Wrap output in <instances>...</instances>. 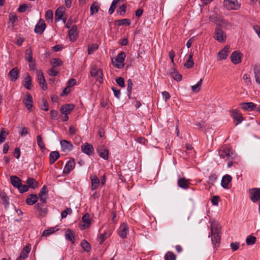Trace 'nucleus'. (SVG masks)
Instances as JSON below:
<instances>
[{
  "mask_svg": "<svg viewBox=\"0 0 260 260\" xmlns=\"http://www.w3.org/2000/svg\"><path fill=\"white\" fill-rule=\"evenodd\" d=\"M232 179L231 176L229 175L226 174L223 176L221 182V185L222 187L225 189L229 188V183L231 181Z\"/></svg>",
  "mask_w": 260,
  "mask_h": 260,
  "instance_id": "27",
  "label": "nucleus"
},
{
  "mask_svg": "<svg viewBox=\"0 0 260 260\" xmlns=\"http://www.w3.org/2000/svg\"><path fill=\"white\" fill-rule=\"evenodd\" d=\"M98 49V46L96 44H93L90 45L88 47V53L89 54H91L93 53L94 51Z\"/></svg>",
  "mask_w": 260,
  "mask_h": 260,
  "instance_id": "51",
  "label": "nucleus"
},
{
  "mask_svg": "<svg viewBox=\"0 0 260 260\" xmlns=\"http://www.w3.org/2000/svg\"><path fill=\"white\" fill-rule=\"evenodd\" d=\"M58 230V229L56 226L51 227L47 230L44 231L43 233V236H47L54 233L55 232Z\"/></svg>",
  "mask_w": 260,
  "mask_h": 260,
  "instance_id": "42",
  "label": "nucleus"
},
{
  "mask_svg": "<svg viewBox=\"0 0 260 260\" xmlns=\"http://www.w3.org/2000/svg\"><path fill=\"white\" fill-rule=\"evenodd\" d=\"M241 108L245 111L255 110L256 104L252 102L242 103L240 104Z\"/></svg>",
  "mask_w": 260,
  "mask_h": 260,
  "instance_id": "17",
  "label": "nucleus"
},
{
  "mask_svg": "<svg viewBox=\"0 0 260 260\" xmlns=\"http://www.w3.org/2000/svg\"><path fill=\"white\" fill-rule=\"evenodd\" d=\"M33 99L31 95L29 93H27L25 98L23 99V103L24 104L26 109L30 111L32 107Z\"/></svg>",
  "mask_w": 260,
  "mask_h": 260,
  "instance_id": "11",
  "label": "nucleus"
},
{
  "mask_svg": "<svg viewBox=\"0 0 260 260\" xmlns=\"http://www.w3.org/2000/svg\"><path fill=\"white\" fill-rule=\"evenodd\" d=\"M69 36L71 41H74L76 40L78 36L77 27L76 25H74L72 26L69 31Z\"/></svg>",
  "mask_w": 260,
  "mask_h": 260,
  "instance_id": "24",
  "label": "nucleus"
},
{
  "mask_svg": "<svg viewBox=\"0 0 260 260\" xmlns=\"http://www.w3.org/2000/svg\"><path fill=\"white\" fill-rule=\"evenodd\" d=\"M223 6L229 10H238L240 8V3L237 0H224Z\"/></svg>",
  "mask_w": 260,
  "mask_h": 260,
  "instance_id": "4",
  "label": "nucleus"
},
{
  "mask_svg": "<svg viewBox=\"0 0 260 260\" xmlns=\"http://www.w3.org/2000/svg\"><path fill=\"white\" fill-rule=\"evenodd\" d=\"M31 250L30 244L26 245L22 250L20 256L18 257L17 260H21L24 259L28 257V254Z\"/></svg>",
  "mask_w": 260,
  "mask_h": 260,
  "instance_id": "21",
  "label": "nucleus"
},
{
  "mask_svg": "<svg viewBox=\"0 0 260 260\" xmlns=\"http://www.w3.org/2000/svg\"><path fill=\"white\" fill-rule=\"evenodd\" d=\"M220 227L215 222H211V235L212 242L214 248L218 245L220 241Z\"/></svg>",
  "mask_w": 260,
  "mask_h": 260,
  "instance_id": "1",
  "label": "nucleus"
},
{
  "mask_svg": "<svg viewBox=\"0 0 260 260\" xmlns=\"http://www.w3.org/2000/svg\"><path fill=\"white\" fill-rule=\"evenodd\" d=\"M72 209L71 208H67L61 212V216L62 218H66L68 214H71Z\"/></svg>",
  "mask_w": 260,
  "mask_h": 260,
  "instance_id": "52",
  "label": "nucleus"
},
{
  "mask_svg": "<svg viewBox=\"0 0 260 260\" xmlns=\"http://www.w3.org/2000/svg\"><path fill=\"white\" fill-rule=\"evenodd\" d=\"M126 5L123 4L119 7V14L121 16H123L126 12Z\"/></svg>",
  "mask_w": 260,
  "mask_h": 260,
  "instance_id": "61",
  "label": "nucleus"
},
{
  "mask_svg": "<svg viewBox=\"0 0 260 260\" xmlns=\"http://www.w3.org/2000/svg\"><path fill=\"white\" fill-rule=\"evenodd\" d=\"M230 46H225L218 53L217 60L226 59L229 53Z\"/></svg>",
  "mask_w": 260,
  "mask_h": 260,
  "instance_id": "20",
  "label": "nucleus"
},
{
  "mask_svg": "<svg viewBox=\"0 0 260 260\" xmlns=\"http://www.w3.org/2000/svg\"><path fill=\"white\" fill-rule=\"evenodd\" d=\"M11 182L13 186L16 188L19 187L22 183L21 180L16 176H12L10 177Z\"/></svg>",
  "mask_w": 260,
  "mask_h": 260,
  "instance_id": "34",
  "label": "nucleus"
},
{
  "mask_svg": "<svg viewBox=\"0 0 260 260\" xmlns=\"http://www.w3.org/2000/svg\"><path fill=\"white\" fill-rule=\"evenodd\" d=\"M59 156L60 154L58 151H52L49 155L50 164H53L59 158Z\"/></svg>",
  "mask_w": 260,
  "mask_h": 260,
  "instance_id": "33",
  "label": "nucleus"
},
{
  "mask_svg": "<svg viewBox=\"0 0 260 260\" xmlns=\"http://www.w3.org/2000/svg\"><path fill=\"white\" fill-rule=\"evenodd\" d=\"M2 199L4 202V204L6 206H7L9 204V198L5 193L1 195Z\"/></svg>",
  "mask_w": 260,
  "mask_h": 260,
  "instance_id": "59",
  "label": "nucleus"
},
{
  "mask_svg": "<svg viewBox=\"0 0 260 260\" xmlns=\"http://www.w3.org/2000/svg\"><path fill=\"white\" fill-rule=\"evenodd\" d=\"M46 27V25L44 20L42 19H40L38 23L35 26V32L37 34L41 35L44 32Z\"/></svg>",
  "mask_w": 260,
  "mask_h": 260,
  "instance_id": "10",
  "label": "nucleus"
},
{
  "mask_svg": "<svg viewBox=\"0 0 260 260\" xmlns=\"http://www.w3.org/2000/svg\"><path fill=\"white\" fill-rule=\"evenodd\" d=\"M81 148L82 151L88 155L93 153L94 148L91 144L85 143L82 145Z\"/></svg>",
  "mask_w": 260,
  "mask_h": 260,
  "instance_id": "15",
  "label": "nucleus"
},
{
  "mask_svg": "<svg viewBox=\"0 0 260 260\" xmlns=\"http://www.w3.org/2000/svg\"><path fill=\"white\" fill-rule=\"evenodd\" d=\"M91 182V189L92 190L96 189L100 183L99 179L95 175L90 176Z\"/></svg>",
  "mask_w": 260,
  "mask_h": 260,
  "instance_id": "29",
  "label": "nucleus"
},
{
  "mask_svg": "<svg viewBox=\"0 0 260 260\" xmlns=\"http://www.w3.org/2000/svg\"><path fill=\"white\" fill-rule=\"evenodd\" d=\"M170 74L173 79L177 81H180L182 79V75L174 68L171 69Z\"/></svg>",
  "mask_w": 260,
  "mask_h": 260,
  "instance_id": "32",
  "label": "nucleus"
},
{
  "mask_svg": "<svg viewBox=\"0 0 260 260\" xmlns=\"http://www.w3.org/2000/svg\"><path fill=\"white\" fill-rule=\"evenodd\" d=\"M37 144H38L39 147H40V148L41 149V150H44L45 149V146L44 143L43 141V139H42L41 135H38L37 138Z\"/></svg>",
  "mask_w": 260,
  "mask_h": 260,
  "instance_id": "44",
  "label": "nucleus"
},
{
  "mask_svg": "<svg viewBox=\"0 0 260 260\" xmlns=\"http://www.w3.org/2000/svg\"><path fill=\"white\" fill-rule=\"evenodd\" d=\"M133 87V83L132 80V79H129L127 80V91L128 93V95L129 96V98H131L130 94L132 93V90Z\"/></svg>",
  "mask_w": 260,
  "mask_h": 260,
  "instance_id": "48",
  "label": "nucleus"
},
{
  "mask_svg": "<svg viewBox=\"0 0 260 260\" xmlns=\"http://www.w3.org/2000/svg\"><path fill=\"white\" fill-rule=\"evenodd\" d=\"M75 166V162L74 160H70L66 164L63 170V173L65 174H68L72 171Z\"/></svg>",
  "mask_w": 260,
  "mask_h": 260,
  "instance_id": "19",
  "label": "nucleus"
},
{
  "mask_svg": "<svg viewBox=\"0 0 260 260\" xmlns=\"http://www.w3.org/2000/svg\"><path fill=\"white\" fill-rule=\"evenodd\" d=\"M192 57H193V53H190L186 62L185 63H184V66L187 69L192 68L194 64Z\"/></svg>",
  "mask_w": 260,
  "mask_h": 260,
  "instance_id": "40",
  "label": "nucleus"
},
{
  "mask_svg": "<svg viewBox=\"0 0 260 260\" xmlns=\"http://www.w3.org/2000/svg\"><path fill=\"white\" fill-rule=\"evenodd\" d=\"M202 79L200 80L194 85L191 86V89L193 92H198L200 90V87L202 84Z\"/></svg>",
  "mask_w": 260,
  "mask_h": 260,
  "instance_id": "46",
  "label": "nucleus"
},
{
  "mask_svg": "<svg viewBox=\"0 0 260 260\" xmlns=\"http://www.w3.org/2000/svg\"><path fill=\"white\" fill-rule=\"evenodd\" d=\"M28 7L26 4L21 5L19 6L18 10L20 13H23L28 9Z\"/></svg>",
  "mask_w": 260,
  "mask_h": 260,
  "instance_id": "63",
  "label": "nucleus"
},
{
  "mask_svg": "<svg viewBox=\"0 0 260 260\" xmlns=\"http://www.w3.org/2000/svg\"><path fill=\"white\" fill-rule=\"evenodd\" d=\"M128 231V227L126 223H122L117 230L118 235L122 239H125Z\"/></svg>",
  "mask_w": 260,
  "mask_h": 260,
  "instance_id": "8",
  "label": "nucleus"
},
{
  "mask_svg": "<svg viewBox=\"0 0 260 260\" xmlns=\"http://www.w3.org/2000/svg\"><path fill=\"white\" fill-rule=\"evenodd\" d=\"M231 116L237 121L236 125L240 124L243 120L242 114L237 109L233 110L231 111Z\"/></svg>",
  "mask_w": 260,
  "mask_h": 260,
  "instance_id": "12",
  "label": "nucleus"
},
{
  "mask_svg": "<svg viewBox=\"0 0 260 260\" xmlns=\"http://www.w3.org/2000/svg\"><path fill=\"white\" fill-rule=\"evenodd\" d=\"M112 231L111 230H108L107 231L105 232L104 233H102L100 235L99 237V240H100V244L101 245L103 244L104 241L112 234Z\"/></svg>",
  "mask_w": 260,
  "mask_h": 260,
  "instance_id": "30",
  "label": "nucleus"
},
{
  "mask_svg": "<svg viewBox=\"0 0 260 260\" xmlns=\"http://www.w3.org/2000/svg\"><path fill=\"white\" fill-rule=\"evenodd\" d=\"M9 133L4 131V128H2L0 133V144H2L6 140V137L8 135Z\"/></svg>",
  "mask_w": 260,
  "mask_h": 260,
  "instance_id": "50",
  "label": "nucleus"
},
{
  "mask_svg": "<svg viewBox=\"0 0 260 260\" xmlns=\"http://www.w3.org/2000/svg\"><path fill=\"white\" fill-rule=\"evenodd\" d=\"M116 83L121 87L125 86L124 80L122 77H118L116 79Z\"/></svg>",
  "mask_w": 260,
  "mask_h": 260,
  "instance_id": "55",
  "label": "nucleus"
},
{
  "mask_svg": "<svg viewBox=\"0 0 260 260\" xmlns=\"http://www.w3.org/2000/svg\"><path fill=\"white\" fill-rule=\"evenodd\" d=\"M177 184L179 187L186 189L189 188L190 184V180L184 177L180 178L178 180Z\"/></svg>",
  "mask_w": 260,
  "mask_h": 260,
  "instance_id": "18",
  "label": "nucleus"
},
{
  "mask_svg": "<svg viewBox=\"0 0 260 260\" xmlns=\"http://www.w3.org/2000/svg\"><path fill=\"white\" fill-rule=\"evenodd\" d=\"M26 183L28 187L35 189L38 187V182L34 178H28L27 179Z\"/></svg>",
  "mask_w": 260,
  "mask_h": 260,
  "instance_id": "35",
  "label": "nucleus"
},
{
  "mask_svg": "<svg viewBox=\"0 0 260 260\" xmlns=\"http://www.w3.org/2000/svg\"><path fill=\"white\" fill-rule=\"evenodd\" d=\"M125 58V54L124 52H121L118 54L116 58L112 59L113 65L118 68L121 69L124 66V61Z\"/></svg>",
  "mask_w": 260,
  "mask_h": 260,
  "instance_id": "2",
  "label": "nucleus"
},
{
  "mask_svg": "<svg viewBox=\"0 0 260 260\" xmlns=\"http://www.w3.org/2000/svg\"><path fill=\"white\" fill-rule=\"evenodd\" d=\"M75 234L73 231L68 229L67 230L65 233V237L66 240L71 242L72 244L75 242Z\"/></svg>",
  "mask_w": 260,
  "mask_h": 260,
  "instance_id": "28",
  "label": "nucleus"
},
{
  "mask_svg": "<svg viewBox=\"0 0 260 260\" xmlns=\"http://www.w3.org/2000/svg\"><path fill=\"white\" fill-rule=\"evenodd\" d=\"M165 260H176V255L172 252H168L165 255Z\"/></svg>",
  "mask_w": 260,
  "mask_h": 260,
  "instance_id": "53",
  "label": "nucleus"
},
{
  "mask_svg": "<svg viewBox=\"0 0 260 260\" xmlns=\"http://www.w3.org/2000/svg\"><path fill=\"white\" fill-rule=\"evenodd\" d=\"M42 103H43V104L41 106L42 110H44L45 111H48L49 106H48V104L47 102L45 100L43 99Z\"/></svg>",
  "mask_w": 260,
  "mask_h": 260,
  "instance_id": "58",
  "label": "nucleus"
},
{
  "mask_svg": "<svg viewBox=\"0 0 260 260\" xmlns=\"http://www.w3.org/2000/svg\"><path fill=\"white\" fill-rule=\"evenodd\" d=\"M97 152L99 155L105 160L109 158V150L104 146H101L97 148Z\"/></svg>",
  "mask_w": 260,
  "mask_h": 260,
  "instance_id": "16",
  "label": "nucleus"
},
{
  "mask_svg": "<svg viewBox=\"0 0 260 260\" xmlns=\"http://www.w3.org/2000/svg\"><path fill=\"white\" fill-rule=\"evenodd\" d=\"M163 99L166 102L167 100L170 99L171 96L170 93L168 91H163L161 92Z\"/></svg>",
  "mask_w": 260,
  "mask_h": 260,
  "instance_id": "64",
  "label": "nucleus"
},
{
  "mask_svg": "<svg viewBox=\"0 0 260 260\" xmlns=\"http://www.w3.org/2000/svg\"><path fill=\"white\" fill-rule=\"evenodd\" d=\"M250 198L254 202L260 203V187L253 188L249 190Z\"/></svg>",
  "mask_w": 260,
  "mask_h": 260,
  "instance_id": "6",
  "label": "nucleus"
},
{
  "mask_svg": "<svg viewBox=\"0 0 260 260\" xmlns=\"http://www.w3.org/2000/svg\"><path fill=\"white\" fill-rule=\"evenodd\" d=\"M25 58L29 62L32 61V50L30 48L25 50Z\"/></svg>",
  "mask_w": 260,
  "mask_h": 260,
  "instance_id": "43",
  "label": "nucleus"
},
{
  "mask_svg": "<svg viewBox=\"0 0 260 260\" xmlns=\"http://www.w3.org/2000/svg\"><path fill=\"white\" fill-rule=\"evenodd\" d=\"M37 75L38 82L40 86L41 87V88L44 90L47 89V86L42 71H38Z\"/></svg>",
  "mask_w": 260,
  "mask_h": 260,
  "instance_id": "13",
  "label": "nucleus"
},
{
  "mask_svg": "<svg viewBox=\"0 0 260 260\" xmlns=\"http://www.w3.org/2000/svg\"><path fill=\"white\" fill-rule=\"evenodd\" d=\"M90 74L93 77H97L96 81L100 83L101 84L103 82V73L102 69L94 67L91 70Z\"/></svg>",
  "mask_w": 260,
  "mask_h": 260,
  "instance_id": "7",
  "label": "nucleus"
},
{
  "mask_svg": "<svg viewBox=\"0 0 260 260\" xmlns=\"http://www.w3.org/2000/svg\"><path fill=\"white\" fill-rule=\"evenodd\" d=\"M23 85L27 89H30L31 86V78L29 75H27L23 81Z\"/></svg>",
  "mask_w": 260,
  "mask_h": 260,
  "instance_id": "36",
  "label": "nucleus"
},
{
  "mask_svg": "<svg viewBox=\"0 0 260 260\" xmlns=\"http://www.w3.org/2000/svg\"><path fill=\"white\" fill-rule=\"evenodd\" d=\"M219 200V197L217 196H215L211 198V201L213 205L217 206L218 205Z\"/></svg>",
  "mask_w": 260,
  "mask_h": 260,
  "instance_id": "60",
  "label": "nucleus"
},
{
  "mask_svg": "<svg viewBox=\"0 0 260 260\" xmlns=\"http://www.w3.org/2000/svg\"><path fill=\"white\" fill-rule=\"evenodd\" d=\"M19 71L17 68L15 67L12 69L9 73L8 76L12 81H15L18 78Z\"/></svg>",
  "mask_w": 260,
  "mask_h": 260,
  "instance_id": "22",
  "label": "nucleus"
},
{
  "mask_svg": "<svg viewBox=\"0 0 260 260\" xmlns=\"http://www.w3.org/2000/svg\"><path fill=\"white\" fill-rule=\"evenodd\" d=\"M74 107L73 104H66L61 106L60 111L63 115H68L74 109Z\"/></svg>",
  "mask_w": 260,
  "mask_h": 260,
  "instance_id": "23",
  "label": "nucleus"
},
{
  "mask_svg": "<svg viewBox=\"0 0 260 260\" xmlns=\"http://www.w3.org/2000/svg\"><path fill=\"white\" fill-rule=\"evenodd\" d=\"M214 39L219 42H224L226 39V34L222 30L220 26L216 27L213 35Z\"/></svg>",
  "mask_w": 260,
  "mask_h": 260,
  "instance_id": "3",
  "label": "nucleus"
},
{
  "mask_svg": "<svg viewBox=\"0 0 260 260\" xmlns=\"http://www.w3.org/2000/svg\"><path fill=\"white\" fill-rule=\"evenodd\" d=\"M38 200V197L37 194H30L26 200V203L28 205H33Z\"/></svg>",
  "mask_w": 260,
  "mask_h": 260,
  "instance_id": "31",
  "label": "nucleus"
},
{
  "mask_svg": "<svg viewBox=\"0 0 260 260\" xmlns=\"http://www.w3.org/2000/svg\"><path fill=\"white\" fill-rule=\"evenodd\" d=\"M60 143L61 145V150L63 152H70L73 149V144L67 140H61Z\"/></svg>",
  "mask_w": 260,
  "mask_h": 260,
  "instance_id": "14",
  "label": "nucleus"
},
{
  "mask_svg": "<svg viewBox=\"0 0 260 260\" xmlns=\"http://www.w3.org/2000/svg\"><path fill=\"white\" fill-rule=\"evenodd\" d=\"M28 186L27 185H22V183L20 184L19 187H17L20 193H24L28 190Z\"/></svg>",
  "mask_w": 260,
  "mask_h": 260,
  "instance_id": "54",
  "label": "nucleus"
},
{
  "mask_svg": "<svg viewBox=\"0 0 260 260\" xmlns=\"http://www.w3.org/2000/svg\"><path fill=\"white\" fill-rule=\"evenodd\" d=\"M81 247L83 248V249L85 250V251H90V249H91V246H90V244L87 242L85 240H83V241L81 242Z\"/></svg>",
  "mask_w": 260,
  "mask_h": 260,
  "instance_id": "47",
  "label": "nucleus"
},
{
  "mask_svg": "<svg viewBox=\"0 0 260 260\" xmlns=\"http://www.w3.org/2000/svg\"><path fill=\"white\" fill-rule=\"evenodd\" d=\"M116 24L118 25H125L126 26H128L131 24V21L129 19H119L115 21Z\"/></svg>",
  "mask_w": 260,
  "mask_h": 260,
  "instance_id": "41",
  "label": "nucleus"
},
{
  "mask_svg": "<svg viewBox=\"0 0 260 260\" xmlns=\"http://www.w3.org/2000/svg\"><path fill=\"white\" fill-rule=\"evenodd\" d=\"M220 156L226 160L234 159L236 155L233 151L229 148H226L219 152Z\"/></svg>",
  "mask_w": 260,
  "mask_h": 260,
  "instance_id": "5",
  "label": "nucleus"
},
{
  "mask_svg": "<svg viewBox=\"0 0 260 260\" xmlns=\"http://www.w3.org/2000/svg\"><path fill=\"white\" fill-rule=\"evenodd\" d=\"M47 194H39L38 199H39L40 202L43 204H46Z\"/></svg>",
  "mask_w": 260,
  "mask_h": 260,
  "instance_id": "62",
  "label": "nucleus"
},
{
  "mask_svg": "<svg viewBox=\"0 0 260 260\" xmlns=\"http://www.w3.org/2000/svg\"><path fill=\"white\" fill-rule=\"evenodd\" d=\"M254 74L256 82L260 84V68L256 66L254 67Z\"/></svg>",
  "mask_w": 260,
  "mask_h": 260,
  "instance_id": "38",
  "label": "nucleus"
},
{
  "mask_svg": "<svg viewBox=\"0 0 260 260\" xmlns=\"http://www.w3.org/2000/svg\"><path fill=\"white\" fill-rule=\"evenodd\" d=\"M63 9L64 8L62 7H59L56 10L55 14L56 21H59L62 18L63 15Z\"/></svg>",
  "mask_w": 260,
  "mask_h": 260,
  "instance_id": "37",
  "label": "nucleus"
},
{
  "mask_svg": "<svg viewBox=\"0 0 260 260\" xmlns=\"http://www.w3.org/2000/svg\"><path fill=\"white\" fill-rule=\"evenodd\" d=\"M45 204H43L41 202L37 203L35 205L36 209L39 212L41 215H45L47 212V209L45 207Z\"/></svg>",
  "mask_w": 260,
  "mask_h": 260,
  "instance_id": "26",
  "label": "nucleus"
},
{
  "mask_svg": "<svg viewBox=\"0 0 260 260\" xmlns=\"http://www.w3.org/2000/svg\"><path fill=\"white\" fill-rule=\"evenodd\" d=\"M246 242L248 245H253L256 242V238L254 236L249 235L246 238Z\"/></svg>",
  "mask_w": 260,
  "mask_h": 260,
  "instance_id": "45",
  "label": "nucleus"
},
{
  "mask_svg": "<svg viewBox=\"0 0 260 260\" xmlns=\"http://www.w3.org/2000/svg\"><path fill=\"white\" fill-rule=\"evenodd\" d=\"M46 20H52L53 19V12L52 11L49 10L46 11L45 16Z\"/></svg>",
  "mask_w": 260,
  "mask_h": 260,
  "instance_id": "56",
  "label": "nucleus"
},
{
  "mask_svg": "<svg viewBox=\"0 0 260 260\" xmlns=\"http://www.w3.org/2000/svg\"><path fill=\"white\" fill-rule=\"evenodd\" d=\"M242 57V54L240 51H235L231 55V61L235 64H239L241 62Z\"/></svg>",
  "mask_w": 260,
  "mask_h": 260,
  "instance_id": "9",
  "label": "nucleus"
},
{
  "mask_svg": "<svg viewBox=\"0 0 260 260\" xmlns=\"http://www.w3.org/2000/svg\"><path fill=\"white\" fill-rule=\"evenodd\" d=\"M51 63L52 65V67L55 68L58 66H60L62 62L61 59L59 58H53L52 59Z\"/></svg>",
  "mask_w": 260,
  "mask_h": 260,
  "instance_id": "49",
  "label": "nucleus"
},
{
  "mask_svg": "<svg viewBox=\"0 0 260 260\" xmlns=\"http://www.w3.org/2000/svg\"><path fill=\"white\" fill-rule=\"evenodd\" d=\"M83 224L81 225L83 229H85L90 226L91 221L90 219V215L88 213L85 214L82 218Z\"/></svg>",
  "mask_w": 260,
  "mask_h": 260,
  "instance_id": "25",
  "label": "nucleus"
},
{
  "mask_svg": "<svg viewBox=\"0 0 260 260\" xmlns=\"http://www.w3.org/2000/svg\"><path fill=\"white\" fill-rule=\"evenodd\" d=\"M100 7L96 2L93 3L90 6V15H93L94 14L99 12Z\"/></svg>",
  "mask_w": 260,
  "mask_h": 260,
  "instance_id": "39",
  "label": "nucleus"
},
{
  "mask_svg": "<svg viewBox=\"0 0 260 260\" xmlns=\"http://www.w3.org/2000/svg\"><path fill=\"white\" fill-rule=\"evenodd\" d=\"M49 75L51 76H56L58 74V71L55 69V68L52 67L48 71Z\"/></svg>",
  "mask_w": 260,
  "mask_h": 260,
  "instance_id": "57",
  "label": "nucleus"
}]
</instances>
